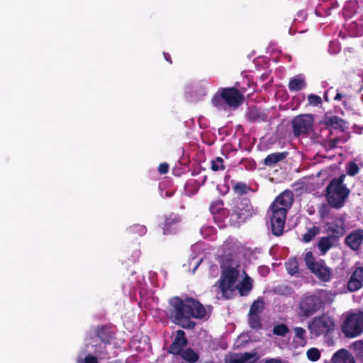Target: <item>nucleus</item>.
<instances>
[{
  "label": "nucleus",
  "instance_id": "0eeeda50",
  "mask_svg": "<svg viewBox=\"0 0 363 363\" xmlns=\"http://www.w3.org/2000/svg\"><path fill=\"white\" fill-rule=\"evenodd\" d=\"M238 269H222L220 279L215 286H218L223 296L226 299L233 298L235 293L234 285L239 277Z\"/></svg>",
  "mask_w": 363,
  "mask_h": 363
},
{
  "label": "nucleus",
  "instance_id": "c756f323",
  "mask_svg": "<svg viewBox=\"0 0 363 363\" xmlns=\"http://www.w3.org/2000/svg\"><path fill=\"white\" fill-rule=\"evenodd\" d=\"M285 266L287 272L291 276L295 275L298 272V263L296 257L289 258L285 263Z\"/></svg>",
  "mask_w": 363,
  "mask_h": 363
},
{
  "label": "nucleus",
  "instance_id": "aec40b11",
  "mask_svg": "<svg viewBox=\"0 0 363 363\" xmlns=\"http://www.w3.org/2000/svg\"><path fill=\"white\" fill-rule=\"evenodd\" d=\"M247 118L248 121L252 123H262L267 121V115L257 107L249 108Z\"/></svg>",
  "mask_w": 363,
  "mask_h": 363
},
{
  "label": "nucleus",
  "instance_id": "5fc2aeb1",
  "mask_svg": "<svg viewBox=\"0 0 363 363\" xmlns=\"http://www.w3.org/2000/svg\"><path fill=\"white\" fill-rule=\"evenodd\" d=\"M332 89V88L329 89L328 90H327L325 94H324V96H323V99L325 101L328 102L329 101V98H328V93L329 91Z\"/></svg>",
  "mask_w": 363,
  "mask_h": 363
},
{
  "label": "nucleus",
  "instance_id": "6ab92c4d",
  "mask_svg": "<svg viewBox=\"0 0 363 363\" xmlns=\"http://www.w3.org/2000/svg\"><path fill=\"white\" fill-rule=\"evenodd\" d=\"M96 335L105 344H111L113 337V332L108 325L98 326L95 329Z\"/></svg>",
  "mask_w": 363,
  "mask_h": 363
},
{
  "label": "nucleus",
  "instance_id": "1a4fd4ad",
  "mask_svg": "<svg viewBox=\"0 0 363 363\" xmlns=\"http://www.w3.org/2000/svg\"><path fill=\"white\" fill-rule=\"evenodd\" d=\"M313 117L309 114H301L292 121L293 134L295 137L307 135L313 126Z\"/></svg>",
  "mask_w": 363,
  "mask_h": 363
},
{
  "label": "nucleus",
  "instance_id": "20e7f679",
  "mask_svg": "<svg viewBox=\"0 0 363 363\" xmlns=\"http://www.w3.org/2000/svg\"><path fill=\"white\" fill-rule=\"evenodd\" d=\"M245 101V96L235 87L220 88L211 99L212 105L220 111L238 108Z\"/></svg>",
  "mask_w": 363,
  "mask_h": 363
},
{
  "label": "nucleus",
  "instance_id": "f8f14e48",
  "mask_svg": "<svg viewBox=\"0 0 363 363\" xmlns=\"http://www.w3.org/2000/svg\"><path fill=\"white\" fill-rule=\"evenodd\" d=\"M271 230L274 235L280 236L283 234L286 213L281 211L271 210Z\"/></svg>",
  "mask_w": 363,
  "mask_h": 363
},
{
  "label": "nucleus",
  "instance_id": "49530a36",
  "mask_svg": "<svg viewBox=\"0 0 363 363\" xmlns=\"http://www.w3.org/2000/svg\"><path fill=\"white\" fill-rule=\"evenodd\" d=\"M169 169V166L167 163H166V162L161 163L158 167V172L161 174H164L168 172Z\"/></svg>",
  "mask_w": 363,
  "mask_h": 363
},
{
  "label": "nucleus",
  "instance_id": "72a5a7b5",
  "mask_svg": "<svg viewBox=\"0 0 363 363\" xmlns=\"http://www.w3.org/2000/svg\"><path fill=\"white\" fill-rule=\"evenodd\" d=\"M210 211L212 214H219L221 211H224V203L223 200L218 199L215 200L210 205Z\"/></svg>",
  "mask_w": 363,
  "mask_h": 363
},
{
  "label": "nucleus",
  "instance_id": "09e8293b",
  "mask_svg": "<svg viewBox=\"0 0 363 363\" xmlns=\"http://www.w3.org/2000/svg\"><path fill=\"white\" fill-rule=\"evenodd\" d=\"M225 363H241L238 356L230 357Z\"/></svg>",
  "mask_w": 363,
  "mask_h": 363
},
{
  "label": "nucleus",
  "instance_id": "5701e85b",
  "mask_svg": "<svg viewBox=\"0 0 363 363\" xmlns=\"http://www.w3.org/2000/svg\"><path fill=\"white\" fill-rule=\"evenodd\" d=\"M235 289L238 290L240 296H247L252 289V278L246 276L242 281L235 286Z\"/></svg>",
  "mask_w": 363,
  "mask_h": 363
},
{
  "label": "nucleus",
  "instance_id": "4d7b16f0",
  "mask_svg": "<svg viewBox=\"0 0 363 363\" xmlns=\"http://www.w3.org/2000/svg\"><path fill=\"white\" fill-rule=\"evenodd\" d=\"M287 289L291 290V289L290 287H286Z\"/></svg>",
  "mask_w": 363,
  "mask_h": 363
},
{
  "label": "nucleus",
  "instance_id": "b1692460",
  "mask_svg": "<svg viewBox=\"0 0 363 363\" xmlns=\"http://www.w3.org/2000/svg\"><path fill=\"white\" fill-rule=\"evenodd\" d=\"M239 267L238 262L235 259L231 254L225 255L220 262L221 269H238Z\"/></svg>",
  "mask_w": 363,
  "mask_h": 363
},
{
  "label": "nucleus",
  "instance_id": "58836bf2",
  "mask_svg": "<svg viewBox=\"0 0 363 363\" xmlns=\"http://www.w3.org/2000/svg\"><path fill=\"white\" fill-rule=\"evenodd\" d=\"M304 261L307 267L311 269V267L315 266L318 262L315 261L313 254L311 251H307L305 253Z\"/></svg>",
  "mask_w": 363,
  "mask_h": 363
},
{
  "label": "nucleus",
  "instance_id": "37998d69",
  "mask_svg": "<svg viewBox=\"0 0 363 363\" xmlns=\"http://www.w3.org/2000/svg\"><path fill=\"white\" fill-rule=\"evenodd\" d=\"M241 363H245L247 361L253 359L252 362H255L258 357L257 352H245L241 354L240 357H238Z\"/></svg>",
  "mask_w": 363,
  "mask_h": 363
},
{
  "label": "nucleus",
  "instance_id": "393cba45",
  "mask_svg": "<svg viewBox=\"0 0 363 363\" xmlns=\"http://www.w3.org/2000/svg\"><path fill=\"white\" fill-rule=\"evenodd\" d=\"M230 184L233 191L238 195H245L251 191V187L245 182H238L235 180H231Z\"/></svg>",
  "mask_w": 363,
  "mask_h": 363
},
{
  "label": "nucleus",
  "instance_id": "6e6552de",
  "mask_svg": "<svg viewBox=\"0 0 363 363\" xmlns=\"http://www.w3.org/2000/svg\"><path fill=\"white\" fill-rule=\"evenodd\" d=\"M334 320L327 314L314 317L308 324V329L314 337L327 335L334 330Z\"/></svg>",
  "mask_w": 363,
  "mask_h": 363
},
{
  "label": "nucleus",
  "instance_id": "7ed1b4c3",
  "mask_svg": "<svg viewBox=\"0 0 363 363\" xmlns=\"http://www.w3.org/2000/svg\"><path fill=\"white\" fill-rule=\"evenodd\" d=\"M331 294L321 290L318 294H305L298 304V315L308 318L325 308L326 301L329 302Z\"/></svg>",
  "mask_w": 363,
  "mask_h": 363
},
{
  "label": "nucleus",
  "instance_id": "9b49d317",
  "mask_svg": "<svg viewBox=\"0 0 363 363\" xmlns=\"http://www.w3.org/2000/svg\"><path fill=\"white\" fill-rule=\"evenodd\" d=\"M181 217L176 213H170L163 216V222L160 223V227L165 235H175L180 229Z\"/></svg>",
  "mask_w": 363,
  "mask_h": 363
},
{
  "label": "nucleus",
  "instance_id": "a18cd8bd",
  "mask_svg": "<svg viewBox=\"0 0 363 363\" xmlns=\"http://www.w3.org/2000/svg\"><path fill=\"white\" fill-rule=\"evenodd\" d=\"M77 363H99L96 355L87 354L84 359H78Z\"/></svg>",
  "mask_w": 363,
  "mask_h": 363
},
{
  "label": "nucleus",
  "instance_id": "f03ea898",
  "mask_svg": "<svg viewBox=\"0 0 363 363\" xmlns=\"http://www.w3.org/2000/svg\"><path fill=\"white\" fill-rule=\"evenodd\" d=\"M345 174L332 179L325 190V197L328 204L335 209H340L345 206L350 191L344 184Z\"/></svg>",
  "mask_w": 363,
  "mask_h": 363
},
{
  "label": "nucleus",
  "instance_id": "864d4df0",
  "mask_svg": "<svg viewBox=\"0 0 363 363\" xmlns=\"http://www.w3.org/2000/svg\"><path fill=\"white\" fill-rule=\"evenodd\" d=\"M344 96H345V95H343V94H342L341 93L337 92V93L336 94V95L335 96V97H334V100H335V101H340V100H341Z\"/></svg>",
  "mask_w": 363,
  "mask_h": 363
},
{
  "label": "nucleus",
  "instance_id": "473e14b6",
  "mask_svg": "<svg viewBox=\"0 0 363 363\" xmlns=\"http://www.w3.org/2000/svg\"><path fill=\"white\" fill-rule=\"evenodd\" d=\"M295 336L294 338L297 340L296 342L300 345L303 346L306 343V330L301 327H296L294 329Z\"/></svg>",
  "mask_w": 363,
  "mask_h": 363
},
{
  "label": "nucleus",
  "instance_id": "79ce46f5",
  "mask_svg": "<svg viewBox=\"0 0 363 363\" xmlns=\"http://www.w3.org/2000/svg\"><path fill=\"white\" fill-rule=\"evenodd\" d=\"M359 172V167L357 163L353 161L350 162L347 164V173L351 177H354Z\"/></svg>",
  "mask_w": 363,
  "mask_h": 363
},
{
  "label": "nucleus",
  "instance_id": "c9c22d12",
  "mask_svg": "<svg viewBox=\"0 0 363 363\" xmlns=\"http://www.w3.org/2000/svg\"><path fill=\"white\" fill-rule=\"evenodd\" d=\"M289 332V329L286 324L280 323L274 325L273 328V333L277 336H285Z\"/></svg>",
  "mask_w": 363,
  "mask_h": 363
},
{
  "label": "nucleus",
  "instance_id": "4468645a",
  "mask_svg": "<svg viewBox=\"0 0 363 363\" xmlns=\"http://www.w3.org/2000/svg\"><path fill=\"white\" fill-rule=\"evenodd\" d=\"M345 243L352 250L358 251L363 243V229L352 230L345 238Z\"/></svg>",
  "mask_w": 363,
  "mask_h": 363
},
{
  "label": "nucleus",
  "instance_id": "412c9836",
  "mask_svg": "<svg viewBox=\"0 0 363 363\" xmlns=\"http://www.w3.org/2000/svg\"><path fill=\"white\" fill-rule=\"evenodd\" d=\"M337 240L333 237L328 235L320 238L318 247L322 255H325Z\"/></svg>",
  "mask_w": 363,
  "mask_h": 363
},
{
  "label": "nucleus",
  "instance_id": "f704fd0d",
  "mask_svg": "<svg viewBox=\"0 0 363 363\" xmlns=\"http://www.w3.org/2000/svg\"><path fill=\"white\" fill-rule=\"evenodd\" d=\"M264 308V303L262 299L255 301L250 306L249 313L250 315L260 313Z\"/></svg>",
  "mask_w": 363,
  "mask_h": 363
},
{
  "label": "nucleus",
  "instance_id": "a19ab883",
  "mask_svg": "<svg viewBox=\"0 0 363 363\" xmlns=\"http://www.w3.org/2000/svg\"><path fill=\"white\" fill-rule=\"evenodd\" d=\"M306 355L309 360L315 362L320 359V352L317 348L312 347L307 351Z\"/></svg>",
  "mask_w": 363,
  "mask_h": 363
},
{
  "label": "nucleus",
  "instance_id": "3c124183",
  "mask_svg": "<svg viewBox=\"0 0 363 363\" xmlns=\"http://www.w3.org/2000/svg\"><path fill=\"white\" fill-rule=\"evenodd\" d=\"M264 363H282V362L280 359L271 358V359H266Z\"/></svg>",
  "mask_w": 363,
  "mask_h": 363
},
{
  "label": "nucleus",
  "instance_id": "a211bd4d",
  "mask_svg": "<svg viewBox=\"0 0 363 363\" xmlns=\"http://www.w3.org/2000/svg\"><path fill=\"white\" fill-rule=\"evenodd\" d=\"M310 270L322 281L326 282L330 279V271L329 268L325 265V262L323 260L318 262L313 267H311Z\"/></svg>",
  "mask_w": 363,
  "mask_h": 363
},
{
  "label": "nucleus",
  "instance_id": "e433bc0d",
  "mask_svg": "<svg viewBox=\"0 0 363 363\" xmlns=\"http://www.w3.org/2000/svg\"><path fill=\"white\" fill-rule=\"evenodd\" d=\"M130 233L137 234L140 236L143 235L147 232V228L143 225L135 224L128 228Z\"/></svg>",
  "mask_w": 363,
  "mask_h": 363
},
{
  "label": "nucleus",
  "instance_id": "4c0bfd02",
  "mask_svg": "<svg viewBox=\"0 0 363 363\" xmlns=\"http://www.w3.org/2000/svg\"><path fill=\"white\" fill-rule=\"evenodd\" d=\"M225 168V167L224 165V160L220 157H216V160H214L211 162V169L213 172L224 170Z\"/></svg>",
  "mask_w": 363,
  "mask_h": 363
},
{
  "label": "nucleus",
  "instance_id": "2f4dec72",
  "mask_svg": "<svg viewBox=\"0 0 363 363\" xmlns=\"http://www.w3.org/2000/svg\"><path fill=\"white\" fill-rule=\"evenodd\" d=\"M108 344H105L104 342L96 343L93 345L94 347V353L99 358H107L108 355V352L106 349V345Z\"/></svg>",
  "mask_w": 363,
  "mask_h": 363
},
{
  "label": "nucleus",
  "instance_id": "7c9ffc66",
  "mask_svg": "<svg viewBox=\"0 0 363 363\" xmlns=\"http://www.w3.org/2000/svg\"><path fill=\"white\" fill-rule=\"evenodd\" d=\"M248 324L250 327L255 330H259L262 328L261 318L259 314L248 315Z\"/></svg>",
  "mask_w": 363,
  "mask_h": 363
},
{
  "label": "nucleus",
  "instance_id": "de8ad7c7",
  "mask_svg": "<svg viewBox=\"0 0 363 363\" xmlns=\"http://www.w3.org/2000/svg\"><path fill=\"white\" fill-rule=\"evenodd\" d=\"M340 140L341 139L340 138H335L329 140L328 146L330 149H335V147H337V144L340 143Z\"/></svg>",
  "mask_w": 363,
  "mask_h": 363
},
{
  "label": "nucleus",
  "instance_id": "a878e982",
  "mask_svg": "<svg viewBox=\"0 0 363 363\" xmlns=\"http://www.w3.org/2000/svg\"><path fill=\"white\" fill-rule=\"evenodd\" d=\"M306 86V83L301 76H297L291 78L289 82V89L291 91H298L303 89Z\"/></svg>",
  "mask_w": 363,
  "mask_h": 363
},
{
  "label": "nucleus",
  "instance_id": "c85d7f7f",
  "mask_svg": "<svg viewBox=\"0 0 363 363\" xmlns=\"http://www.w3.org/2000/svg\"><path fill=\"white\" fill-rule=\"evenodd\" d=\"M349 352L345 349H340L332 357L333 363H345L348 358Z\"/></svg>",
  "mask_w": 363,
  "mask_h": 363
},
{
  "label": "nucleus",
  "instance_id": "9d476101",
  "mask_svg": "<svg viewBox=\"0 0 363 363\" xmlns=\"http://www.w3.org/2000/svg\"><path fill=\"white\" fill-rule=\"evenodd\" d=\"M294 203V194L291 190L281 192L270 206V210L287 213Z\"/></svg>",
  "mask_w": 363,
  "mask_h": 363
},
{
  "label": "nucleus",
  "instance_id": "c03bdc74",
  "mask_svg": "<svg viewBox=\"0 0 363 363\" xmlns=\"http://www.w3.org/2000/svg\"><path fill=\"white\" fill-rule=\"evenodd\" d=\"M308 104L313 106H319L322 104L321 98L315 94H311L308 96Z\"/></svg>",
  "mask_w": 363,
  "mask_h": 363
},
{
  "label": "nucleus",
  "instance_id": "f257e3e1",
  "mask_svg": "<svg viewBox=\"0 0 363 363\" xmlns=\"http://www.w3.org/2000/svg\"><path fill=\"white\" fill-rule=\"evenodd\" d=\"M170 318L172 322L185 329H194L196 323L191 318L202 319L206 316L205 307L197 300L174 296L169 300Z\"/></svg>",
  "mask_w": 363,
  "mask_h": 363
},
{
  "label": "nucleus",
  "instance_id": "603ef678",
  "mask_svg": "<svg viewBox=\"0 0 363 363\" xmlns=\"http://www.w3.org/2000/svg\"><path fill=\"white\" fill-rule=\"evenodd\" d=\"M163 55H164V57L166 60V61H167L170 64L172 63L171 56H170V55L169 53L163 52Z\"/></svg>",
  "mask_w": 363,
  "mask_h": 363
},
{
  "label": "nucleus",
  "instance_id": "dca6fc26",
  "mask_svg": "<svg viewBox=\"0 0 363 363\" xmlns=\"http://www.w3.org/2000/svg\"><path fill=\"white\" fill-rule=\"evenodd\" d=\"M363 286V267H356L348 280L347 288L349 291L354 292Z\"/></svg>",
  "mask_w": 363,
  "mask_h": 363
},
{
  "label": "nucleus",
  "instance_id": "8fccbe9b",
  "mask_svg": "<svg viewBox=\"0 0 363 363\" xmlns=\"http://www.w3.org/2000/svg\"><path fill=\"white\" fill-rule=\"evenodd\" d=\"M328 210L327 207H325V206L320 210V214L321 217L326 216L328 215Z\"/></svg>",
  "mask_w": 363,
  "mask_h": 363
},
{
  "label": "nucleus",
  "instance_id": "ddd939ff",
  "mask_svg": "<svg viewBox=\"0 0 363 363\" xmlns=\"http://www.w3.org/2000/svg\"><path fill=\"white\" fill-rule=\"evenodd\" d=\"M325 231L330 236L338 240L345 233V224L342 218H336L332 222H327Z\"/></svg>",
  "mask_w": 363,
  "mask_h": 363
},
{
  "label": "nucleus",
  "instance_id": "ea45409f",
  "mask_svg": "<svg viewBox=\"0 0 363 363\" xmlns=\"http://www.w3.org/2000/svg\"><path fill=\"white\" fill-rule=\"evenodd\" d=\"M351 347L357 357H363V339L354 342Z\"/></svg>",
  "mask_w": 363,
  "mask_h": 363
},
{
  "label": "nucleus",
  "instance_id": "6e6d98bb",
  "mask_svg": "<svg viewBox=\"0 0 363 363\" xmlns=\"http://www.w3.org/2000/svg\"><path fill=\"white\" fill-rule=\"evenodd\" d=\"M352 363H355V362L353 359H352ZM350 363H351V359L350 360Z\"/></svg>",
  "mask_w": 363,
  "mask_h": 363
},
{
  "label": "nucleus",
  "instance_id": "bb28decb",
  "mask_svg": "<svg viewBox=\"0 0 363 363\" xmlns=\"http://www.w3.org/2000/svg\"><path fill=\"white\" fill-rule=\"evenodd\" d=\"M320 227L313 225L312 227L307 228L306 232L302 235L301 241L304 243H308L311 242L314 238L320 233Z\"/></svg>",
  "mask_w": 363,
  "mask_h": 363
},
{
  "label": "nucleus",
  "instance_id": "cd10ccee",
  "mask_svg": "<svg viewBox=\"0 0 363 363\" xmlns=\"http://www.w3.org/2000/svg\"><path fill=\"white\" fill-rule=\"evenodd\" d=\"M179 355L181 356L183 359L189 363H195L199 359V354L190 347L184 350Z\"/></svg>",
  "mask_w": 363,
  "mask_h": 363
},
{
  "label": "nucleus",
  "instance_id": "4be33fe9",
  "mask_svg": "<svg viewBox=\"0 0 363 363\" xmlns=\"http://www.w3.org/2000/svg\"><path fill=\"white\" fill-rule=\"evenodd\" d=\"M288 155L287 152H274L268 155L264 160L265 166L272 167L277 162L284 160Z\"/></svg>",
  "mask_w": 363,
  "mask_h": 363
},
{
  "label": "nucleus",
  "instance_id": "2eb2a0df",
  "mask_svg": "<svg viewBox=\"0 0 363 363\" xmlns=\"http://www.w3.org/2000/svg\"><path fill=\"white\" fill-rule=\"evenodd\" d=\"M188 344V340L185 336V332L182 330L177 331V335L174 340L170 345L168 352L174 355H179L184 350Z\"/></svg>",
  "mask_w": 363,
  "mask_h": 363
},
{
  "label": "nucleus",
  "instance_id": "423d86ee",
  "mask_svg": "<svg viewBox=\"0 0 363 363\" xmlns=\"http://www.w3.org/2000/svg\"><path fill=\"white\" fill-rule=\"evenodd\" d=\"M341 330L347 338L360 336L363 333L362 311L348 313L341 325Z\"/></svg>",
  "mask_w": 363,
  "mask_h": 363
},
{
  "label": "nucleus",
  "instance_id": "39448f33",
  "mask_svg": "<svg viewBox=\"0 0 363 363\" xmlns=\"http://www.w3.org/2000/svg\"><path fill=\"white\" fill-rule=\"evenodd\" d=\"M231 205L228 212L229 222L232 226L240 227L255 213L250 199L247 197H236Z\"/></svg>",
  "mask_w": 363,
  "mask_h": 363
},
{
  "label": "nucleus",
  "instance_id": "f3484780",
  "mask_svg": "<svg viewBox=\"0 0 363 363\" xmlns=\"http://www.w3.org/2000/svg\"><path fill=\"white\" fill-rule=\"evenodd\" d=\"M321 123L328 128H332L343 132L347 128V122L337 116L325 115Z\"/></svg>",
  "mask_w": 363,
  "mask_h": 363
}]
</instances>
